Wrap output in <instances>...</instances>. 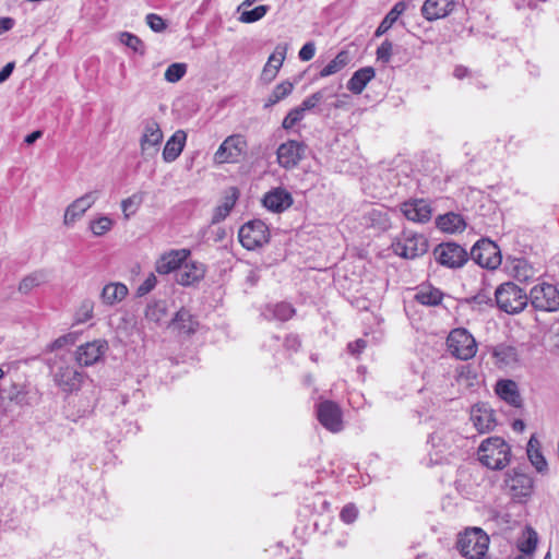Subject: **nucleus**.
I'll use <instances>...</instances> for the list:
<instances>
[{"label":"nucleus","instance_id":"nucleus-1","mask_svg":"<svg viewBox=\"0 0 559 559\" xmlns=\"http://www.w3.org/2000/svg\"><path fill=\"white\" fill-rule=\"evenodd\" d=\"M55 384L64 393L76 392L84 383L85 373L71 364L68 355H56L47 362Z\"/></svg>","mask_w":559,"mask_h":559},{"label":"nucleus","instance_id":"nucleus-2","mask_svg":"<svg viewBox=\"0 0 559 559\" xmlns=\"http://www.w3.org/2000/svg\"><path fill=\"white\" fill-rule=\"evenodd\" d=\"M479 462L492 471L503 469L511 459L510 445L500 437H489L478 448Z\"/></svg>","mask_w":559,"mask_h":559},{"label":"nucleus","instance_id":"nucleus-3","mask_svg":"<svg viewBox=\"0 0 559 559\" xmlns=\"http://www.w3.org/2000/svg\"><path fill=\"white\" fill-rule=\"evenodd\" d=\"M489 545L488 535L480 528H468L457 537L456 547L468 559H481Z\"/></svg>","mask_w":559,"mask_h":559},{"label":"nucleus","instance_id":"nucleus-4","mask_svg":"<svg viewBox=\"0 0 559 559\" xmlns=\"http://www.w3.org/2000/svg\"><path fill=\"white\" fill-rule=\"evenodd\" d=\"M495 296L497 306L507 313L521 312L527 305L526 293L513 283L500 285Z\"/></svg>","mask_w":559,"mask_h":559},{"label":"nucleus","instance_id":"nucleus-5","mask_svg":"<svg viewBox=\"0 0 559 559\" xmlns=\"http://www.w3.org/2000/svg\"><path fill=\"white\" fill-rule=\"evenodd\" d=\"M447 344L450 353L462 360L473 358L477 352L475 338L465 329H454L451 331Z\"/></svg>","mask_w":559,"mask_h":559},{"label":"nucleus","instance_id":"nucleus-6","mask_svg":"<svg viewBox=\"0 0 559 559\" xmlns=\"http://www.w3.org/2000/svg\"><path fill=\"white\" fill-rule=\"evenodd\" d=\"M471 258L481 267L496 270L501 264L499 247L489 239L478 240L471 249Z\"/></svg>","mask_w":559,"mask_h":559},{"label":"nucleus","instance_id":"nucleus-7","mask_svg":"<svg viewBox=\"0 0 559 559\" xmlns=\"http://www.w3.org/2000/svg\"><path fill=\"white\" fill-rule=\"evenodd\" d=\"M393 251L405 259H415L428 250V241L424 235L405 231L401 239L392 245Z\"/></svg>","mask_w":559,"mask_h":559},{"label":"nucleus","instance_id":"nucleus-8","mask_svg":"<svg viewBox=\"0 0 559 559\" xmlns=\"http://www.w3.org/2000/svg\"><path fill=\"white\" fill-rule=\"evenodd\" d=\"M247 141L241 134L227 136L214 154L216 164L237 163L245 155Z\"/></svg>","mask_w":559,"mask_h":559},{"label":"nucleus","instance_id":"nucleus-9","mask_svg":"<svg viewBox=\"0 0 559 559\" xmlns=\"http://www.w3.org/2000/svg\"><path fill=\"white\" fill-rule=\"evenodd\" d=\"M238 237L246 249L253 250L269 241V229L262 221L255 219L242 225Z\"/></svg>","mask_w":559,"mask_h":559},{"label":"nucleus","instance_id":"nucleus-10","mask_svg":"<svg viewBox=\"0 0 559 559\" xmlns=\"http://www.w3.org/2000/svg\"><path fill=\"white\" fill-rule=\"evenodd\" d=\"M504 489L515 502H524L533 492V479L523 473L512 471L507 474Z\"/></svg>","mask_w":559,"mask_h":559},{"label":"nucleus","instance_id":"nucleus-11","mask_svg":"<svg viewBox=\"0 0 559 559\" xmlns=\"http://www.w3.org/2000/svg\"><path fill=\"white\" fill-rule=\"evenodd\" d=\"M531 302L534 308L554 312L559 309V290L555 285L542 283L531 289Z\"/></svg>","mask_w":559,"mask_h":559},{"label":"nucleus","instance_id":"nucleus-12","mask_svg":"<svg viewBox=\"0 0 559 559\" xmlns=\"http://www.w3.org/2000/svg\"><path fill=\"white\" fill-rule=\"evenodd\" d=\"M433 255L437 262L450 269L461 267L468 260L467 251L454 242L438 245L433 250Z\"/></svg>","mask_w":559,"mask_h":559},{"label":"nucleus","instance_id":"nucleus-13","mask_svg":"<svg viewBox=\"0 0 559 559\" xmlns=\"http://www.w3.org/2000/svg\"><path fill=\"white\" fill-rule=\"evenodd\" d=\"M109 349L106 340H94L80 345L74 354L76 362L82 367H88L97 364Z\"/></svg>","mask_w":559,"mask_h":559},{"label":"nucleus","instance_id":"nucleus-14","mask_svg":"<svg viewBox=\"0 0 559 559\" xmlns=\"http://www.w3.org/2000/svg\"><path fill=\"white\" fill-rule=\"evenodd\" d=\"M100 191L92 190L83 194L82 197L75 199L72 203H70L63 215V224L66 226L73 225L78 219L83 217V215L91 209L95 202L99 199Z\"/></svg>","mask_w":559,"mask_h":559},{"label":"nucleus","instance_id":"nucleus-15","mask_svg":"<svg viewBox=\"0 0 559 559\" xmlns=\"http://www.w3.org/2000/svg\"><path fill=\"white\" fill-rule=\"evenodd\" d=\"M163 131L159 123L154 119L146 120L143 134L140 139L141 154L144 156H154L163 141Z\"/></svg>","mask_w":559,"mask_h":559},{"label":"nucleus","instance_id":"nucleus-16","mask_svg":"<svg viewBox=\"0 0 559 559\" xmlns=\"http://www.w3.org/2000/svg\"><path fill=\"white\" fill-rule=\"evenodd\" d=\"M304 154L305 145L295 140L282 143L276 152L277 162L285 169L295 168L302 159Z\"/></svg>","mask_w":559,"mask_h":559},{"label":"nucleus","instance_id":"nucleus-17","mask_svg":"<svg viewBox=\"0 0 559 559\" xmlns=\"http://www.w3.org/2000/svg\"><path fill=\"white\" fill-rule=\"evenodd\" d=\"M27 388L22 383L10 382L0 388V403L4 411H8L12 404L20 407L28 405Z\"/></svg>","mask_w":559,"mask_h":559},{"label":"nucleus","instance_id":"nucleus-18","mask_svg":"<svg viewBox=\"0 0 559 559\" xmlns=\"http://www.w3.org/2000/svg\"><path fill=\"white\" fill-rule=\"evenodd\" d=\"M190 253L189 249L169 250L157 259L155 263V271L162 275L169 274L174 271L178 272L182 263L189 258Z\"/></svg>","mask_w":559,"mask_h":559},{"label":"nucleus","instance_id":"nucleus-19","mask_svg":"<svg viewBox=\"0 0 559 559\" xmlns=\"http://www.w3.org/2000/svg\"><path fill=\"white\" fill-rule=\"evenodd\" d=\"M205 265L198 261H188L182 263L180 270L176 273V282L182 286H191L204 278Z\"/></svg>","mask_w":559,"mask_h":559},{"label":"nucleus","instance_id":"nucleus-20","mask_svg":"<svg viewBox=\"0 0 559 559\" xmlns=\"http://www.w3.org/2000/svg\"><path fill=\"white\" fill-rule=\"evenodd\" d=\"M318 419L326 429L337 432L342 429V413L340 407L330 401L323 402L318 407Z\"/></svg>","mask_w":559,"mask_h":559},{"label":"nucleus","instance_id":"nucleus-21","mask_svg":"<svg viewBox=\"0 0 559 559\" xmlns=\"http://www.w3.org/2000/svg\"><path fill=\"white\" fill-rule=\"evenodd\" d=\"M471 419L481 433L492 430L496 426L493 411L486 404H475L471 409Z\"/></svg>","mask_w":559,"mask_h":559},{"label":"nucleus","instance_id":"nucleus-22","mask_svg":"<svg viewBox=\"0 0 559 559\" xmlns=\"http://www.w3.org/2000/svg\"><path fill=\"white\" fill-rule=\"evenodd\" d=\"M454 5V0H426L421 7V14L427 21H436L448 16Z\"/></svg>","mask_w":559,"mask_h":559},{"label":"nucleus","instance_id":"nucleus-23","mask_svg":"<svg viewBox=\"0 0 559 559\" xmlns=\"http://www.w3.org/2000/svg\"><path fill=\"white\" fill-rule=\"evenodd\" d=\"M263 204L270 211L281 213L293 204V197L287 190L276 188L264 195Z\"/></svg>","mask_w":559,"mask_h":559},{"label":"nucleus","instance_id":"nucleus-24","mask_svg":"<svg viewBox=\"0 0 559 559\" xmlns=\"http://www.w3.org/2000/svg\"><path fill=\"white\" fill-rule=\"evenodd\" d=\"M407 219L416 223H427L431 218V207L425 200L405 202L401 207Z\"/></svg>","mask_w":559,"mask_h":559},{"label":"nucleus","instance_id":"nucleus-25","mask_svg":"<svg viewBox=\"0 0 559 559\" xmlns=\"http://www.w3.org/2000/svg\"><path fill=\"white\" fill-rule=\"evenodd\" d=\"M187 140V133L183 130H177L166 142L163 150V158L166 163L176 160L183 151Z\"/></svg>","mask_w":559,"mask_h":559},{"label":"nucleus","instance_id":"nucleus-26","mask_svg":"<svg viewBox=\"0 0 559 559\" xmlns=\"http://www.w3.org/2000/svg\"><path fill=\"white\" fill-rule=\"evenodd\" d=\"M239 198V190L236 187H230L226 190L222 203L214 209L211 223L217 224L224 221L235 206Z\"/></svg>","mask_w":559,"mask_h":559},{"label":"nucleus","instance_id":"nucleus-27","mask_svg":"<svg viewBox=\"0 0 559 559\" xmlns=\"http://www.w3.org/2000/svg\"><path fill=\"white\" fill-rule=\"evenodd\" d=\"M128 287L120 282H112L105 285L100 292V300L106 306H114L121 302L128 296Z\"/></svg>","mask_w":559,"mask_h":559},{"label":"nucleus","instance_id":"nucleus-28","mask_svg":"<svg viewBox=\"0 0 559 559\" xmlns=\"http://www.w3.org/2000/svg\"><path fill=\"white\" fill-rule=\"evenodd\" d=\"M496 393L508 404L514 407L522 406V397L518 384L513 380L498 381L496 384Z\"/></svg>","mask_w":559,"mask_h":559},{"label":"nucleus","instance_id":"nucleus-29","mask_svg":"<svg viewBox=\"0 0 559 559\" xmlns=\"http://www.w3.org/2000/svg\"><path fill=\"white\" fill-rule=\"evenodd\" d=\"M376 71L372 67H365L357 70L349 81L347 82V88L354 94H360L367 84L374 78Z\"/></svg>","mask_w":559,"mask_h":559},{"label":"nucleus","instance_id":"nucleus-30","mask_svg":"<svg viewBox=\"0 0 559 559\" xmlns=\"http://www.w3.org/2000/svg\"><path fill=\"white\" fill-rule=\"evenodd\" d=\"M286 57V47L277 46L269 57L267 63L262 71V78L271 82L277 74Z\"/></svg>","mask_w":559,"mask_h":559},{"label":"nucleus","instance_id":"nucleus-31","mask_svg":"<svg viewBox=\"0 0 559 559\" xmlns=\"http://www.w3.org/2000/svg\"><path fill=\"white\" fill-rule=\"evenodd\" d=\"M436 224L440 230L451 234L462 231L465 228L463 217L452 212L438 216Z\"/></svg>","mask_w":559,"mask_h":559},{"label":"nucleus","instance_id":"nucleus-32","mask_svg":"<svg viewBox=\"0 0 559 559\" xmlns=\"http://www.w3.org/2000/svg\"><path fill=\"white\" fill-rule=\"evenodd\" d=\"M171 325L182 333L192 334L197 331L199 323L189 310L181 308L171 320Z\"/></svg>","mask_w":559,"mask_h":559},{"label":"nucleus","instance_id":"nucleus-33","mask_svg":"<svg viewBox=\"0 0 559 559\" xmlns=\"http://www.w3.org/2000/svg\"><path fill=\"white\" fill-rule=\"evenodd\" d=\"M492 355L500 367H511L519 361L518 350L513 346L500 344L495 347Z\"/></svg>","mask_w":559,"mask_h":559},{"label":"nucleus","instance_id":"nucleus-34","mask_svg":"<svg viewBox=\"0 0 559 559\" xmlns=\"http://www.w3.org/2000/svg\"><path fill=\"white\" fill-rule=\"evenodd\" d=\"M539 448H540L539 441L537 440V438L535 436H532L527 443V450H526L527 456H528L531 463L535 466V468L538 472H543L546 468L547 463H546L545 457L543 456Z\"/></svg>","mask_w":559,"mask_h":559},{"label":"nucleus","instance_id":"nucleus-35","mask_svg":"<svg viewBox=\"0 0 559 559\" xmlns=\"http://www.w3.org/2000/svg\"><path fill=\"white\" fill-rule=\"evenodd\" d=\"M349 62L348 52L345 50L340 51L336 57L331 60L321 71L320 76L325 78L340 72Z\"/></svg>","mask_w":559,"mask_h":559},{"label":"nucleus","instance_id":"nucleus-36","mask_svg":"<svg viewBox=\"0 0 559 559\" xmlns=\"http://www.w3.org/2000/svg\"><path fill=\"white\" fill-rule=\"evenodd\" d=\"M294 90V84L289 81H284L280 84H277L270 96L267 97L264 108H269L281 102L282 99L286 98Z\"/></svg>","mask_w":559,"mask_h":559},{"label":"nucleus","instance_id":"nucleus-37","mask_svg":"<svg viewBox=\"0 0 559 559\" xmlns=\"http://www.w3.org/2000/svg\"><path fill=\"white\" fill-rule=\"evenodd\" d=\"M537 545V534L532 528H526L518 540V548L523 556L533 554Z\"/></svg>","mask_w":559,"mask_h":559},{"label":"nucleus","instance_id":"nucleus-38","mask_svg":"<svg viewBox=\"0 0 559 559\" xmlns=\"http://www.w3.org/2000/svg\"><path fill=\"white\" fill-rule=\"evenodd\" d=\"M456 382L460 386L465 389H472L476 384H478V376L476 371L469 366H463L457 370V374L455 377Z\"/></svg>","mask_w":559,"mask_h":559},{"label":"nucleus","instance_id":"nucleus-39","mask_svg":"<svg viewBox=\"0 0 559 559\" xmlns=\"http://www.w3.org/2000/svg\"><path fill=\"white\" fill-rule=\"evenodd\" d=\"M416 300L425 306H437L442 300V293L436 288L426 287L420 289L416 296Z\"/></svg>","mask_w":559,"mask_h":559},{"label":"nucleus","instance_id":"nucleus-40","mask_svg":"<svg viewBox=\"0 0 559 559\" xmlns=\"http://www.w3.org/2000/svg\"><path fill=\"white\" fill-rule=\"evenodd\" d=\"M269 11V7L261 4L252 10H240L239 21L241 23L250 24L261 20Z\"/></svg>","mask_w":559,"mask_h":559},{"label":"nucleus","instance_id":"nucleus-41","mask_svg":"<svg viewBox=\"0 0 559 559\" xmlns=\"http://www.w3.org/2000/svg\"><path fill=\"white\" fill-rule=\"evenodd\" d=\"M119 40L122 45L129 47L134 52H136L141 56H143L145 53V45L142 41V39L139 38L138 36L133 35L131 33H128V32H122L119 35Z\"/></svg>","mask_w":559,"mask_h":559},{"label":"nucleus","instance_id":"nucleus-42","mask_svg":"<svg viewBox=\"0 0 559 559\" xmlns=\"http://www.w3.org/2000/svg\"><path fill=\"white\" fill-rule=\"evenodd\" d=\"M45 281V276L41 272H35L25 276L19 284V292L22 294H28L35 287H38Z\"/></svg>","mask_w":559,"mask_h":559},{"label":"nucleus","instance_id":"nucleus-43","mask_svg":"<svg viewBox=\"0 0 559 559\" xmlns=\"http://www.w3.org/2000/svg\"><path fill=\"white\" fill-rule=\"evenodd\" d=\"M94 307H95V304L92 299H84L80 304V306L75 312V321L78 323H85L88 320H91L94 314Z\"/></svg>","mask_w":559,"mask_h":559},{"label":"nucleus","instance_id":"nucleus-44","mask_svg":"<svg viewBox=\"0 0 559 559\" xmlns=\"http://www.w3.org/2000/svg\"><path fill=\"white\" fill-rule=\"evenodd\" d=\"M114 225V222L108 216H100L91 221L90 228L95 236H103L108 233Z\"/></svg>","mask_w":559,"mask_h":559},{"label":"nucleus","instance_id":"nucleus-45","mask_svg":"<svg viewBox=\"0 0 559 559\" xmlns=\"http://www.w3.org/2000/svg\"><path fill=\"white\" fill-rule=\"evenodd\" d=\"M166 317V306L164 302H154L146 307L145 318L152 322H159Z\"/></svg>","mask_w":559,"mask_h":559},{"label":"nucleus","instance_id":"nucleus-46","mask_svg":"<svg viewBox=\"0 0 559 559\" xmlns=\"http://www.w3.org/2000/svg\"><path fill=\"white\" fill-rule=\"evenodd\" d=\"M187 72V66L185 63H173L165 71V80L170 83H176L182 79Z\"/></svg>","mask_w":559,"mask_h":559},{"label":"nucleus","instance_id":"nucleus-47","mask_svg":"<svg viewBox=\"0 0 559 559\" xmlns=\"http://www.w3.org/2000/svg\"><path fill=\"white\" fill-rule=\"evenodd\" d=\"M304 115H305V111L304 109L298 106L294 109H292L287 116L284 118L283 122H282V127L285 129V130H289L292 129L297 122H299L300 120H302L304 118Z\"/></svg>","mask_w":559,"mask_h":559},{"label":"nucleus","instance_id":"nucleus-48","mask_svg":"<svg viewBox=\"0 0 559 559\" xmlns=\"http://www.w3.org/2000/svg\"><path fill=\"white\" fill-rule=\"evenodd\" d=\"M514 276L519 281H527L533 277V269L523 260H519L514 267Z\"/></svg>","mask_w":559,"mask_h":559},{"label":"nucleus","instance_id":"nucleus-49","mask_svg":"<svg viewBox=\"0 0 559 559\" xmlns=\"http://www.w3.org/2000/svg\"><path fill=\"white\" fill-rule=\"evenodd\" d=\"M295 313V309L286 302H281L274 306L273 314L281 321L290 319Z\"/></svg>","mask_w":559,"mask_h":559},{"label":"nucleus","instance_id":"nucleus-50","mask_svg":"<svg viewBox=\"0 0 559 559\" xmlns=\"http://www.w3.org/2000/svg\"><path fill=\"white\" fill-rule=\"evenodd\" d=\"M76 341V336L75 334L73 333H68V334H64L58 338H56L49 346H48V350L49 352H53V350H57V349H60L64 346H68V345H73Z\"/></svg>","mask_w":559,"mask_h":559},{"label":"nucleus","instance_id":"nucleus-51","mask_svg":"<svg viewBox=\"0 0 559 559\" xmlns=\"http://www.w3.org/2000/svg\"><path fill=\"white\" fill-rule=\"evenodd\" d=\"M393 45L390 40H384L377 49V59L388 63L392 57Z\"/></svg>","mask_w":559,"mask_h":559},{"label":"nucleus","instance_id":"nucleus-52","mask_svg":"<svg viewBox=\"0 0 559 559\" xmlns=\"http://www.w3.org/2000/svg\"><path fill=\"white\" fill-rule=\"evenodd\" d=\"M324 98V91H318L307 97L300 105L304 111L313 109Z\"/></svg>","mask_w":559,"mask_h":559},{"label":"nucleus","instance_id":"nucleus-53","mask_svg":"<svg viewBox=\"0 0 559 559\" xmlns=\"http://www.w3.org/2000/svg\"><path fill=\"white\" fill-rule=\"evenodd\" d=\"M156 276L151 273L146 280L138 287L136 295L141 297L148 294L156 286Z\"/></svg>","mask_w":559,"mask_h":559},{"label":"nucleus","instance_id":"nucleus-54","mask_svg":"<svg viewBox=\"0 0 559 559\" xmlns=\"http://www.w3.org/2000/svg\"><path fill=\"white\" fill-rule=\"evenodd\" d=\"M146 23L154 32H162L166 28L164 20L154 13H151L146 16Z\"/></svg>","mask_w":559,"mask_h":559},{"label":"nucleus","instance_id":"nucleus-55","mask_svg":"<svg viewBox=\"0 0 559 559\" xmlns=\"http://www.w3.org/2000/svg\"><path fill=\"white\" fill-rule=\"evenodd\" d=\"M396 20L397 19L394 17L393 13L389 12L378 26L374 35L379 37L385 34L392 27Z\"/></svg>","mask_w":559,"mask_h":559},{"label":"nucleus","instance_id":"nucleus-56","mask_svg":"<svg viewBox=\"0 0 559 559\" xmlns=\"http://www.w3.org/2000/svg\"><path fill=\"white\" fill-rule=\"evenodd\" d=\"M358 511L354 504L345 506L341 511V519L347 523H353L357 518Z\"/></svg>","mask_w":559,"mask_h":559},{"label":"nucleus","instance_id":"nucleus-57","mask_svg":"<svg viewBox=\"0 0 559 559\" xmlns=\"http://www.w3.org/2000/svg\"><path fill=\"white\" fill-rule=\"evenodd\" d=\"M138 203L139 202L136 201L135 197H130L128 199L122 200L121 209L127 219L130 217V214L134 213Z\"/></svg>","mask_w":559,"mask_h":559},{"label":"nucleus","instance_id":"nucleus-58","mask_svg":"<svg viewBox=\"0 0 559 559\" xmlns=\"http://www.w3.org/2000/svg\"><path fill=\"white\" fill-rule=\"evenodd\" d=\"M314 52H316L314 44L313 43H307L299 50V58L302 61H309V60H311L313 58Z\"/></svg>","mask_w":559,"mask_h":559},{"label":"nucleus","instance_id":"nucleus-59","mask_svg":"<svg viewBox=\"0 0 559 559\" xmlns=\"http://www.w3.org/2000/svg\"><path fill=\"white\" fill-rule=\"evenodd\" d=\"M14 69V62L7 63L0 71V83L7 81Z\"/></svg>","mask_w":559,"mask_h":559},{"label":"nucleus","instance_id":"nucleus-60","mask_svg":"<svg viewBox=\"0 0 559 559\" xmlns=\"http://www.w3.org/2000/svg\"><path fill=\"white\" fill-rule=\"evenodd\" d=\"M366 347V342L361 338L357 340L354 344L348 345L350 354H359Z\"/></svg>","mask_w":559,"mask_h":559},{"label":"nucleus","instance_id":"nucleus-61","mask_svg":"<svg viewBox=\"0 0 559 559\" xmlns=\"http://www.w3.org/2000/svg\"><path fill=\"white\" fill-rule=\"evenodd\" d=\"M14 25V21L11 17H1L0 19V34H3L10 31Z\"/></svg>","mask_w":559,"mask_h":559},{"label":"nucleus","instance_id":"nucleus-62","mask_svg":"<svg viewBox=\"0 0 559 559\" xmlns=\"http://www.w3.org/2000/svg\"><path fill=\"white\" fill-rule=\"evenodd\" d=\"M406 10V4L403 1L395 3V5L391 9L390 13H393L395 19Z\"/></svg>","mask_w":559,"mask_h":559},{"label":"nucleus","instance_id":"nucleus-63","mask_svg":"<svg viewBox=\"0 0 559 559\" xmlns=\"http://www.w3.org/2000/svg\"><path fill=\"white\" fill-rule=\"evenodd\" d=\"M43 136V132L40 130H36L31 134L26 135L24 142L28 145L35 143L38 139Z\"/></svg>","mask_w":559,"mask_h":559},{"label":"nucleus","instance_id":"nucleus-64","mask_svg":"<svg viewBox=\"0 0 559 559\" xmlns=\"http://www.w3.org/2000/svg\"><path fill=\"white\" fill-rule=\"evenodd\" d=\"M512 427H513V429L515 431L522 432L524 430V428H525V424H524L523 420L516 419V420L513 421Z\"/></svg>","mask_w":559,"mask_h":559}]
</instances>
